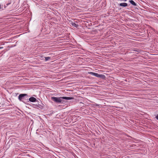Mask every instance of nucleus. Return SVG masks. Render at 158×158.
Listing matches in <instances>:
<instances>
[{"label":"nucleus","instance_id":"10","mask_svg":"<svg viewBox=\"0 0 158 158\" xmlns=\"http://www.w3.org/2000/svg\"><path fill=\"white\" fill-rule=\"evenodd\" d=\"M3 48V47H0V49H2Z\"/></svg>","mask_w":158,"mask_h":158},{"label":"nucleus","instance_id":"6","mask_svg":"<svg viewBox=\"0 0 158 158\" xmlns=\"http://www.w3.org/2000/svg\"><path fill=\"white\" fill-rule=\"evenodd\" d=\"M130 3L133 5L134 6H136V4L132 0H130L129 1Z\"/></svg>","mask_w":158,"mask_h":158},{"label":"nucleus","instance_id":"12","mask_svg":"<svg viewBox=\"0 0 158 158\" xmlns=\"http://www.w3.org/2000/svg\"><path fill=\"white\" fill-rule=\"evenodd\" d=\"M122 1H124L125 2H126V1H127V0H123Z\"/></svg>","mask_w":158,"mask_h":158},{"label":"nucleus","instance_id":"9","mask_svg":"<svg viewBox=\"0 0 158 158\" xmlns=\"http://www.w3.org/2000/svg\"><path fill=\"white\" fill-rule=\"evenodd\" d=\"M156 118L157 119V120H158V114L157 115L156 117Z\"/></svg>","mask_w":158,"mask_h":158},{"label":"nucleus","instance_id":"5","mask_svg":"<svg viewBox=\"0 0 158 158\" xmlns=\"http://www.w3.org/2000/svg\"><path fill=\"white\" fill-rule=\"evenodd\" d=\"M119 6H121L126 7L127 6V4L126 3L123 2L120 3Z\"/></svg>","mask_w":158,"mask_h":158},{"label":"nucleus","instance_id":"4","mask_svg":"<svg viewBox=\"0 0 158 158\" xmlns=\"http://www.w3.org/2000/svg\"><path fill=\"white\" fill-rule=\"evenodd\" d=\"M29 100L30 102H35L36 101H37V100L35 98L33 97H31L29 98Z\"/></svg>","mask_w":158,"mask_h":158},{"label":"nucleus","instance_id":"11","mask_svg":"<svg viewBox=\"0 0 158 158\" xmlns=\"http://www.w3.org/2000/svg\"><path fill=\"white\" fill-rule=\"evenodd\" d=\"M1 7H2L1 5V4H0V9L1 8Z\"/></svg>","mask_w":158,"mask_h":158},{"label":"nucleus","instance_id":"8","mask_svg":"<svg viewBox=\"0 0 158 158\" xmlns=\"http://www.w3.org/2000/svg\"><path fill=\"white\" fill-rule=\"evenodd\" d=\"M45 60L46 61H47L49 59H50L51 58V57H45Z\"/></svg>","mask_w":158,"mask_h":158},{"label":"nucleus","instance_id":"3","mask_svg":"<svg viewBox=\"0 0 158 158\" xmlns=\"http://www.w3.org/2000/svg\"><path fill=\"white\" fill-rule=\"evenodd\" d=\"M27 94H21L18 97V99L20 101H23L22 100L24 99L25 96H27Z\"/></svg>","mask_w":158,"mask_h":158},{"label":"nucleus","instance_id":"7","mask_svg":"<svg viewBox=\"0 0 158 158\" xmlns=\"http://www.w3.org/2000/svg\"><path fill=\"white\" fill-rule=\"evenodd\" d=\"M71 24L73 26L75 27H77V28L78 26V25L77 24H76V23H71Z\"/></svg>","mask_w":158,"mask_h":158},{"label":"nucleus","instance_id":"2","mask_svg":"<svg viewBox=\"0 0 158 158\" xmlns=\"http://www.w3.org/2000/svg\"><path fill=\"white\" fill-rule=\"evenodd\" d=\"M88 73L98 77H100L103 78H104L105 77V76L104 75L102 74H99L98 73H95L89 72H88Z\"/></svg>","mask_w":158,"mask_h":158},{"label":"nucleus","instance_id":"1","mask_svg":"<svg viewBox=\"0 0 158 158\" xmlns=\"http://www.w3.org/2000/svg\"><path fill=\"white\" fill-rule=\"evenodd\" d=\"M56 103H60L62 102L61 99H64L66 100H71L73 98L70 97H60L59 98L56 97H52L51 98Z\"/></svg>","mask_w":158,"mask_h":158}]
</instances>
